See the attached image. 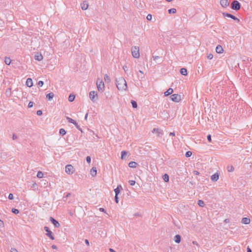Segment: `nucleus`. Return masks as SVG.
<instances>
[{
  "label": "nucleus",
  "instance_id": "f257e3e1",
  "mask_svg": "<svg viewBox=\"0 0 252 252\" xmlns=\"http://www.w3.org/2000/svg\"><path fill=\"white\" fill-rule=\"evenodd\" d=\"M116 86L119 90H126L127 89L126 82L124 78L121 77L116 79Z\"/></svg>",
  "mask_w": 252,
  "mask_h": 252
},
{
  "label": "nucleus",
  "instance_id": "f03ea898",
  "mask_svg": "<svg viewBox=\"0 0 252 252\" xmlns=\"http://www.w3.org/2000/svg\"><path fill=\"white\" fill-rule=\"evenodd\" d=\"M131 53L134 58H139L140 56L139 48L137 46H133L131 48Z\"/></svg>",
  "mask_w": 252,
  "mask_h": 252
},
{
  "label": "nucleus",
  "instance_id": "7ed1b4c3",
  "mask_svg": "<svg viewBox=\"0 0 252 252\" xmlns=\"http://www.w3.org/2000/svg\"><path fill=\"white\" fill-rule=\"evenodd\" d=\"M241 5L240 3L236 0H234L231 3V8L236 11L239 10L241 8Z\"/></svg>",
  "mask_w": 252,
  "mask_h": 252
},
{
  "label": "nucleus",
  "instance_id": "20e7f679",
  "mask_svg": "<svg viewBox=\"0 0 252 252\" xmlns=\"http://www.w3.org/2000/svg\"><path fill=\"white\" fill-rule=\"evenodd\" d=\"M96 84L98 91L99 92H103L104 90V84L102 80H99L98 79L97 80Z\"/></svg>",
  "mask_w": 252,
  "mask_h": 252
},
{
  "label": "nucleus",
  "instance_id": "39448f33",
  "mask_svg": "<svg viewBox=\"0 0 252 252\" xmlns=\"http://www.w3.org/2000/svg\"><path fill=\"white\" fill-rule=\"evenodd\" d=\"M44 230L46 232V235L47 236L49 237L52 240L55 239V237L53 234L52 232L50 230L48 227L44 226Z\"/></svg>",
  "mask_w": 252,
  "mask_h": 252
},
{
  "label": "nucleus",
  "instance_id": "423d86ee",
  "mask_svg": "<svg viewBox=\"0 0 252 252\" xmlns=\"http://www.w3.org/2000/svg\"><path fill=\"white\" fill-rule=\"evenodd\" d=\"M222 15H223V16L224 17H226L227 18H231V19H233L234 21H236L237 23H239L240 22V20L238 18H237L234 15H233L230 13L223 12V13H222Z\"/></svg>",
  "mask_w": 252,
  "mask_h": 252
},
{
  "label": "nucleus",
  "instance_id": "0eeeda50",
  "mask_svg": "<svg viewBox=\"0 0 252 252\" xmlns=\"http://www.w3.org/2000/svg\"><path fill=\"white\" fill-rule=\"evenodd\" d=\"M89 96L91 100L94 102L97 98V94L96 91H91L90 92Z\"/></svg>",
  "mask_w": 252,
  "mask_h": 252
},
{
  "label": "nucleus",
  "instance_id": "6e6552de",
  "mask_svg": "<svg viewBox=\"0 0 252 252\" xmlns=\"http://www.w3.org/2000/svg\"><path fill=\"white\" fill-rule=\"evenodd\" d=\"M170 98L173 101L176 102H178L181 100V95L178 94H172Z\"/></svg>",
  "mask_w": 252,
  "mask_h": 252
},
{
  "label": "nucleus",
  "instance_id": "1a4fd4ad",
  "mask_svg": "<svg viewBox=\"0 0 252 252\" xmlns=\"http://www.w3.org/2000/svg\"><path fill=\"white\" fill-rule=\"evenodd\" d=\"M65 172L68 174H72L74 172V167L71 164H68L65 166Z\"/></svg>",
  "mask_w": 252,
  "mask_h": 252
},
{
  "label": "nucleus",
  "instance_id": "9d476101",
  "mask_svg": "<svg viewBox=\"0 0 252 252\" xmlns=\"http://www.w3.org/2000/svg\"><path fill=\"white\" fill-rule=\"evenodd\" d=\"M49 220L56 228H59L60 227V224L59 221L55 220L53 217H50Z\"/></svg>",
  "mask_w": 252,
  "mask_h": 252
},
{
  "label": "nucleus",
  "instance_id": "9b49d317",
  "mask_svg": "<svg viewBox=\"0 0 252 252\" xmlns=\"http://www.w3.org/2000/svg\"><path fill=\"white\" fill-rule=\"evenodd\" d=\"M66 120H67L68 122L73 124V125H75V126L76 127V128L80 129V128H79L78 124L74 120H73L68 117H66Z\"/></svg>",
  "mask_w": 252,
  "mask_h": 252
},
{
  "label": "nucleus",
  "instance_id": "f8f14e48",
  "mask_svg": "<svg viewBox=\"0 0 252 252\" xmlns=\"http://www.w3.org/2000/svg\"><path fill=\"white\" fill-rule=\"evenodd\" d=\"M219 179V173L216 172L211 177V179L213 182L217 181Z\"/></svg>",
  "mask_w": 252,
  "mask_h": 252
},
{
  "label": "nucleus",
  "instance_id": "ddd939ff",
  "mask_svg": "<svg viewBox=\"0 0 252 252\" xmlns=\"http://www.w3.org/2000/svg\"><path fill=\"white\" fill-rule=\"evenodd\" d=\"M173 240L175 243L179 244L181 241V236L179 234H177L174 237Z\"/></svg>",
  "mask_w": 252,
  "mask_h": 252
},
{
  "label": "nucleus",
  "instance_id": "4468645a",
  "mask_svg": "<svg viewBox=\"0 0 252 252\" xmlns=\"http://www.w3.org/2000/svg\"><path fill=\"white\" fill-rule=\"evenodd\" d=\"M220 4L223 7H226L228 5L229 2L228 0H220Z\"/></svg>",
  "mask_w": 252,
  "mask_h": 252
},
{
  "label": "nucleus",
  "instance_id": "2eb2a0df",
  "mask_svg": "<svg viewBox=\"0 0 252 252\" xmlns=\"http://www.w3.org/2000/svg\"><path fill=\"white\" fill-rule=\"evenodd\" d=\"M122 189L123 188L121 185H118L117 188L114 189L115 195H118Z\"/></svg>",
  "mask_w": 252,
  "mask_h": 252
},
{
  "label": "nucleus",
  "instance_id": "dca6fc26",
  "mask_svg": "<svg viewBox=\"0 0 252 252\" xmlns=\"http://www.w3.org/2000/svg\"><path fill=\"white\" fill-rule=\"evenodd\" d=\"M81 6L82 9L85 10L88 8L89 4L87 1H84L82 3H81Z\"/></svg>",
  "mask_w": 252,
  "mask_h": 252
},
{
  "label": "nucleus",
  "instance_id": "f3484780",
  "mask_svg": "<svg viewBox=\"0 0 252 252\" xmlns=\"http://www.w3.org/2000/svg\"><path fill=\"white\" fill-rule=\"evenodd\" d=\"M26 84L27 86V87H32V85H33L32 79L31 78H28L27 79V81H26Z\"/></svg>",
  "mask_w": 252,
  "mask_h": 252
},
{
  "label": "nucleus",
  "instance_id": "a211bd4d",
  "mask_svg": "<svg viewBox=\"0 0 252 252\" xmlns=\"http://www.w3.org/2000/svg\"><path fill=\"white\" fill-rule=\"evenodd\" d=\"M152 132L157 134L158 136H160V134H162V131L158 128H155L153 129Z\"/></svg>",
  "mask_w": 252,
  "mask_h": 252
},
{
  "label": "nucleus",
  "instance_id": "6ab92c4d",
  "mask_svg": "<svg viewBox=\"0 0 252 252\" xmlns=\"http://www.w3.org/2000/svg\"><path fill=\"white\" fill-rule=\"evenodd\" d=\"M97 170L96 167H93L90 170V174L93 177H94L96 175Z\"/></svg>",
  "mask_w": 252,
  "mask_h": 252
},
{
  "label": "nucleus",
  "instance_id": "aec40b11",
  "mask_svg": "<svg viewBox=\"0 0 252 252\" xmlns=\"http://www.w3.org/2000/svg\"><path fill=\"white\" fill-rule=\"evenodd\" d=\"M54 96V93L52 92H51L46 94V97L48 100L50 101L53 99Z\"/></svg>",
  "mask_w": 252,
  "mask_h": 252
},
{
  "label": "nucleus",
  "instance_id": "412c9836",
  "mask_svg": "<svg viewBox=\"0 0 252 252\" xmlns=\"http://www.w3.org/2000/svg\"><path fill=\"white\" fill-rule=\"evenodd\" d=\"M34 59L35 60L40 61L43 59V56L41 54L37 53V54L34 56Z\"/></svg>",
  "mask_w": 252,
  "mask_h": 252
},
{
  "label": "nucleus",
  "instance_id": "4be33fe9",
  "mask_svg": "<svg viewBox=\"0 0 252 252\" xmlns=\"http://www.w3.org/2000/svg\"><path fill=\"white\" fill-rule=\"evenodd\" d=\"M216 51L217 53L220 54L222 53L223 50L222 47L219 45L216 47Z\"/></svg>",
  "mask_w": 252,
  "mask_h": 252
},
{
  "label": "nucleus",
  "instance_id": "5701e85b",
  "mask_svg": "<svg viewBox=\"0 0 252 252\" xmlns=\"http://www.w3.org/2000/svg\"><path fill=\"white\" fill-rule=\"evenodd\" d=\"M173 92V90L172 88L168 89L165 92H164V96H167L171 94Z\"/></svg>",
  "mask_w": 252,
  "mask_h": 252
},
{
  "label": "nucleus",
  "instance_id": "b1692460",
  "mask_svg": "<svg viewBox=\"0 0 252 252\" xmlns=\"http://www.w3.org/2000/svg\"><path fill=\"white\" fill-rule=\"evenodd\" d=\"M242 223L247 224L250 223V219L248 218H243L242 219Z\"/></svg>",
  "mask_w": 252,
  "mask_h": 252
},
{
  "label": "nucleus",
  "instance_id": "393cba45",
  "mask_svg": "<svg viewBox=\"0 0 252 252\" xmlns=\"http://www.w3.org/2000/svg\"><path fill=\"white\" fill-rule=\"evenodd\" d=\"M162 179L165 182L168 183L169 181V175L165 173L164 175H162Z\"/></svg>",
  "mask_w": 252,
  "mask_h": 252
},
{
  "label": "nucleus",
  "instance_id": "a878e982",
  "mask_svg": "<svg viewBox=\"0 0 252 252\" xmlns=\"http://www.w3.org/2000/svg\"><path fill=\"white\" fill-rule=\"evenodd\" d=\"M137 163L135 161H130L128 163V166L130 168L136 167Z\"/></svg>",
  "mask_w": 252,
  "mask_h": 252
},
{
  "label": "nucleus",
  "instance_id": "bb28decb",
  "mask_svg": "<svg viewBox=\"0 0 252 252\" xmlns=\"http://www.w3.org/2000/svg\"><path fill=\"white\" fill-rule=\"evenodd\" d=\"M181 74L183 75L186 76L188 74L187 69L185 68H182L180 71Z\"/></svg>",
  "mask_w": 252,
  "mask_h": 252
},
{
  "label": "nucleus",
  "instance_id": "cd10ccee",
  "mask_svg": "<svg viewBox=\"0 0 252 252\" xmlns=\"http://www.w3.org/2000/svg\"><path fill=\"white\" fill-rule=\"evenodd\" d=\"M104 80L105 82L107 83H110L111 81V79L110 77L107 74L104 75Z\"/></svg>",
  "mask_w": 252,
  "mask_h": 252
},
{
  "label": "nucleus",
  "instance_id": "c85d7f7f",
  "mask_svg": "<svg viewBox=\"0 0 252 252\" xmlns=\"http://www.w3.org/2000/svg\"><path fill=\"white\" fill-rule=\"evenodd\" d=\"M75 95L73 94H70L69 96H68V101L69 102H72L75 99Z\"/></svg>",
  "mask_w": 252,
  "mask_h": 252
},
{
  "label": "nucleus",
  "instance_id": "c756f323",
  "mask_svg": "<svg viewBox=\"0 0 252 252\" xmlns=\"http://www.w3.org/2000/svg\"><path fill=\"white\" fill-rule=\"evenodd\" d=\"M128 152L126 151H123L121 152V159H125L126 158V156L127 155Z\"/></svg>",
  "mask_w": 252,
  "mask_h": 252
},
{
  "label": "nucleus",
  "instance_id": "7c9ffc66",
  "mask_svg": "<svg viewBox=\"0 0 252 252\" xmlns=\"http://www.w3.org/2000/svg\"><path fill=\"white\" fill-rule=\"evenodd\" d=\"M11 60L9 57H5L4 62L6 64L9 65L11 63Z\"/></svg>",
  "mask_w": 252,
  "mask_h": 252
},
{
  "label": "nucleus",
  "instance_id": "2f4dec72",
  "mask_svg": "<svg viewBox=\"0 0 252 252\" xmlns=\"http://www.w3.org/2000/svg\"><path fill=\"white\" fill-rule=\"evenodd\" d=\"M197 204H198L199 206L202 207H204V205H205V203H204V201H203V200H198V201H197Z\"/></svg>",
  "mask_w": 252,
  "mask_h": 252
},
{
  "label": "nucleus",
  "instance_id": "473e14b6",
  "mask_svg": "<svg viewBox=\"0 0 252 252\" xmlns=\"http://www.w3.org/2000/svg\"><path fill=\"white\" fill-rule=\"evenodd\" d=\"M177 10L175 8H172L168 10L169 14H174L176 12Z\"/></svg>",
  "mask_w": 252,
  "mask_h": 252
},
{
  "label": "nucleus",
  "instance_id": "72a5a7b5",
  "mask_svg": "<svg viewBox=\"0 0 252 252\" xmlns=\"http://www.w3.org/2000/svg\"><path fill=\"white\" fill-rule=\"evenodd\" d=\"M131 104L132 105V106L134 108H136L137 107V102L133 100H131Z\"/></svg>",
  "mask_w": 252,
  "mask_h": 252
},
{
  "label": "nucleus",
  "instance_id": "f704fd0d",
  "mask_svg": "<svg viewBox=\"0 0 252 252\" xmlns=\"http://www.w3.org/2000/svg\"><path fill=\"white\" fill-rule=\"evenodd\" d=\"M59 133L62 136L65 135L66 133V130L63 128H61L59 131Z\"/></svg>",
  "mask_w": 252,
  "mask_h": 252
},
{
  "label": "nucleus",
  "instance_id": "c9c22d12",
  "mask_svg": "<svg viewBox=\"0 0 252 252\" xmlns=\"http://www.w3.org/2000/svg\"><path fill=\"white\" fill-rule=\"evenodd\" d=\"M228 172H232L234 170V168L232 165H228L227 167Z\"/></svg>",
  "mask_w": 252,
  "mask_h": 252
},
{
  "label": "nucleus",
  "instance_id": "e433bc0d",
  "mask_svg": "<svg viewBox=\"0 0 252 252\" xmlns=\"http://www.w3.org/2000/svg\"><path fill=\"white\" fill-rule=\"evenodd\" d=\"M43 173L41 171H39L37 172V177L38 178H41L43 177Z\"/></svg>",
  "mask_w": 252,
  "mask_h": 252
},
{
  "label": "nucleus",
  "instance_id": "4c0bfd02",
  "mask_svg": "<svg viewBox=\"0 0 252 252\" xmlns=\"http://www.w3.org/2000/svg\"><path fill=\"white\" fill-rule=\"evenodd\" d=\"M11 211L15 214H18L19 213V211L16 208H12Z\"/></svg>",
  "mask_w": 252,
  "mask_h": 252
},
{
  "label": "nucleus",
  "instance_id": "58836bf2",
  "mask_svg": "<svg viewBox=\"0 0 252 252\" xmlns=\"http://www.w3.org/2000/svg\"><path fill=\"white\" fill-rule=\"evenodd\" d=\"M191 155L192 153L190 151H187L185 154V156L187 158L190 157L191 156Z\"/></svg>",
  "mask_w": 252,
  "mask_h": 252
},
{
  "label": "nucleus",
  "instance_id": "ea45409f",
  "mask_svg": "<svg viewBox=\"0 0 252 252\" xmlns=\"http://www.w3.org/2000/svg\"><path fill=\"white\" fill-rule=\"evenodd\" d=\"M86 161L87 162V163H88L89 164H90L91 163V158L90 156H87L86 157Z\"/></svg>",
  "mask_w": 252,
  "mask_h": 252
},
{
  "label": "nucleus",
  "instance_id": "a19ab883",
  "mask_svg": "<svg viewBox=\"0 0 252 252\" xmlns=\"http://www.w3.org/2000/svg\"><path fill=\"white\" fill-rule=\"evenodd\" d=\"M71 194L70 193H67L66 194V196H64V197H63V201H66V199H67V197H69V196H70Z\"/></svg>",
  "mask_w": 252,
  "mask_h": 252
},
{
  "label": "nucleus",
  "instance_id": "79ce46f5",
  "mask_svg": "<svg viewBox=\"0 0 252 252\" xmlns=\"http://www.w3.org/2000/svg\"><path fill=\"white\" fill-rule=\"evenodd\" d=\"M115 201L116 203H118L119 201V199L118 197V195H115L114 197Z\"/></svg>",
  "mask_w": 252,
  "mask_h": 252
},
{
  "label": "nucleus",
  "instance_id": "37998d69",
  "mask_svg": "<svg viewBox=\"0 0 252 252\" xmlns=\"http://www.w3.org/2000/svg\"><path fill=\"white\" fill-rule=\"evenodd\" d=\"M147 19L148 20V21H150L152 20V15L151 14H148V15L147 16V17H146Z\"/></svg>",
  "mask_w": 252,
  "mask_h": 252
},
{
  "label": "nucleus",
  "instance_id": "c03bdc74",
  "mask_svg": "<svg viewBox=\"0 0 252 252\" xmlns=\"http://www.w3.org/2000/svg\"><path fill=\"white\" fill-rule=\"evenodd\" d=\"M128 183L130 186H134L135 184V181L134 180H130Z\"/></svg>",
  "mask_w": 252,
  "mask_h": 252
},
{
  "label": "nucleus",
  "instance_id": "a18cd8bd",
  "mask_svg": "<svg viewBox=\"0 0 252 252\" xmlns=\"http://www.w3.org/2000/svg\"><path fill=\"white\" fill-rule=\"evenodd\" d=\"M33 104H34V103L33 102L30 101L29 104H28V107L29 108H32L33 106Z\"/></svg>",
  "mask_w": 252,
  "mask_h": 252
},
{
  "label": "nucleus",
  "instance_id": "49530a36",
  "mask_svg": "<svg viewBox=\"0 0 252 252\" xmlns=\"http://www.w3.org/2000/svg\"><path fill=\"white\" fill-rule=\"evenodd\" d=\"M207 139L208 140V141L209 142H212V138H211V135L210 134H208L207 136Z\"/></svg>",
  "mask_w": 252,
  "mask_h": 252
},
{
  "label": "nucleus",
  "instance_id": "de8ad7c7",
  "mask_svg": "<svg viewBox=\"0 0 252 252\" xmlns=\"http://www.w3.org/2000/svg\"><path fill=\"white\" fill-rule=\"evenodd\" d=\"M44 84V82L42 81H38V85L39 86V87H42L43 85Z\"/></svg>",
  "mask_w": 252,
  "mask_h": 252
},
{
  "label": "nucleus",
  "instance_id": "09e8293b",
  "mask_svg": "<svg viewBox=\"0 0 252 252\" xmlns=\"http://www.w3.org/2000/svg\"><path fill=\"white\" fill-rule=\"evenodd\" d=\"M36 114L38 116H41L42 115V111L40 110H37L36 112Z\"/></svg>",
  "mask_w": 252,
  "mask_h": 252
},
{
  "label": "nucleus",
  "instance_id": "8fccbe9b",
  "mask_svg": "<svg viewBox=\"0 0 252 252\" xmlns=\"http://www.w3.org/2000/svg\"><path fill=\"white\" fill-rule=\"evenodd\" d=\"M8 199L9 200H12L13 199V195L12 193H9L8 197Z\"/></svg>",
  "mask_w": 252,
  "mask_h": 252
},
{
  "label": "nucleus",
  "instance_id": "3c124183",
  "mask_svg": "<svg viewBox=\"0 0 252 252\" xmlns=\"http://www.w3.org/2000/svg\"><path fill=\"white\" fill-rule=\"evenodd\" d=\"M4 227V222L3 221L0 219V228Z\"/></svg>",
  "mask_w": 252,
  "mask_h": 252
},
{
  "label": "nucleus",
  "instance_id": "603ef678",
  "mask_svg": "<svg viewBox=\"0 0 252 252\" xmlns=\"http://www.w3.org/2000/svg\"><path fill=\"white\" fill-rule=\"evenodd\" d=\"M207 58L209 60H211L213 58V55L212 54H210L208 55Z\"/></svg>",
  "mask_w": 252,
  "mask_h": 252
},
{
  "label": "nucleus",
  "instance_id": "864d4df0",
  "mask_svg": "<svg viewBox=\"0 0 252 252\" xmlns=\"http://www.w3.org/2000/svg\"><path fill=\"white\" fill-rule=\"evenodd\" d=\"M123 68L126 72L128 70V67L126 65H124Z\"/></svg>",
  "mask_w": 252,
  "mask_h": 252
},
{
  "label": "nucleus",
  "instance_id": "5fc2aeb1",
  "mask_svg": "<svg viewBox=\"0 0 252 252\" xmlns=\"http://www.w3.org/2000/svg\"><path fill=\"white\" fill-rule=\"evenodd\" d=\"M154 61H156L160 58V57L158 56H153Z\"/></svg>",
  "mask_w": 252,
  "mask_h": 252
},
{
  "label": "nucleus",
  "instance_id": "6e6d98bb",
  "mask_svg": "<svg viewBox=\"0 0 252 252\" xmlns=\"http://www.w3.org/2000/svg\"><path fill=\"white\" fill-rule=\"evenodd\" d=\"M18 138L17 136L15 134H13V135H12V139L13 140H16Z\"/></svg>",
  "mask_w": 252,
  "mask_h": 252
},
{
  "label": "nucleus",
  "instance_id": "4d7b16f0",
  "mask_svg": "<svg viewBox=\"0 0 252 252\" xmlns=\"http://www.w3.org/2000/svg\"><path fill=\"white\" fill-rule=\"evenodd\" d=\"M85 242L86 243V244L88 246H90V243H89V241L88 239H85Z\"/></svg>",
  "mask_w": 252,
  "mask_h": 252
},
{
  "label": "nucleus",
  "instance_id": "13d9d810",
  "mask_svg": "<svg viewBox=\"0 0 252 252\" xmlns=\"http://www.w3.org/2000/svg\"><path fill=\"white\" fill-rule=\"evenodd\" d=\"M247 252H252V251L249 246H248L247 248Z\"/></svg>",
  "mask_w": 252,
  "mask_h": 252
},
{
  "label": "nucleus",
  "instance_id": "bf43d9fd",
  "mask_svg": "<svg viewBox=\"0 0 252 252\" xmlns=\"http://www.w3.org/2000/svg\"><path fill=\"white\" fill-rule=\"evenodd\" d=\"M134 216L136 217H141V214L139 213H136L134 214Z\"/></svg>",
  "mask_w": 252,
  "mask_h": 252
},
{
  "label": "nucleus",
  "instance_id": "052dcab7",
  "mask_svg": "<svg viewBox=\"0 0 252 252\" xmlns=\"http://www.w3.org/2000/svg\"><path fill=\"white\" fill-rule=\"evenodd\" d=\"M193 173L194 175H199V172L196 170L193 171Z\"/></svg>",
  "mask_w": 252,
  "mask_h": 252
},
{
  "label": "nucleus",
  "instance_id": "680f3d73",
  "mask_svg": "<svg viewBox=\"0 0 252 252\" xmlns=\"http://www.w3.org/2000/svg\"><path fill=\"white\" fill-rule=\"evenodd\" d=\"M99 211H100V212H104V213H105V212H105V210L104 208H100L99 209Z\"/></svg>",
  "mask_w": 252,
  "mask_h": 252
},
{
  "label": "nucleus",
  "instance_id": "e2e57ef3",
  "mask_svg": "<svg viewBox=\"0 0 252 252\" xmlns=\"http://www.w3.org/2000/svg\"><path fill=\"white\" fill-rule=\"evenodd\" d=\"M11 251V252H18L17 251V250L14 248H12Z\"/></svg>",
  "mask_w": 252,
  "mask_h": 252
},
{
  "label": "nucleus",
  "instance_id": "0e129e2a",
  "mask_svg": "<svg viewBox=\"0 0 252 252\" xmlns=\"http://www.w3.org/2000/svg\"><path fill=\"white\" fill-rule=\"evenodd\" d=\"M52 248L53 249H55V250H56V249H57V246H56V245H52Z\"/></svg>",
  "mask_w": 252,
  "mask_h": 252
},
{
  "label": "nucleus",
  "instance_id": "69168bd1",
  "mask_svg": "<svg viewBox=\"0 0 252 252\" xmlns=\"http://www.w3.org/2000/svg\"><path fill=\"white\" fill-rule=\"evenodd\" d=\"M175 132H171L169 133V135L170 136H175Z\"/></svg>",
  "mask_w": 252,
  "mask_h": 252
},
{
  "label": "nucleus",
  "instance_id": "338daca9",
  "mask_svg": "<svg viewBox=\"0 0 252 252\" xmlns=\"http://www.w3.org/2000/svg\"><path fill=\"white\" fill-rule=\"evenodd\" d=\"M192 244H194V245H197V246L198 245L197 242L196 241H192Z\"/></svg>",
  "mask_w": 252,
  "mask_h": 252
},
{
  "label": "nucleus",
  "instance_id": "774afa93",
  "mask_svg": "<svg viewBox=\"0 0 252 252\" xmlns=\"http://www.w3.org/2000/svg\"><path fill=\"white\" fill-rule=\"evenodd\" d=\"M109 251L110 252H116V251L114 250H113V249H112V248H110L109 249Z\"/></svg>",
  "mask_w": 252,
  "mask_h": 252
}]
</instances>
